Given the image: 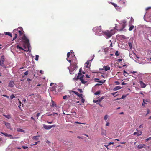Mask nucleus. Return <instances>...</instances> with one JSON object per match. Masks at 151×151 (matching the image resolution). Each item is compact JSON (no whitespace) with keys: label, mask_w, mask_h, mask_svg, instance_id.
<instances>
[{"label":"nucleus","mask_w":151,"mask_h":151,"mask_svg":"<svg viewBox=\"0 0 151 151\" xmlns=\"http://www.w3.org/2000/svg\"><path fill=\"white\" fill-rule=\"evenodd\" d=\"M22 38L23 40V47L25 49H23L22 47H20L19 45L17 46L16 48L17 49L23 50L27 52L29 51V48L30 47L29 40L27 38L24 34L23 35V36L22 37Z\"/></svg>","instance_id":"1"},{"label":"nucleus","mask_w":151,"mask_h":151,"mask_svg":"<svg viewBox=\"0 0 151 151\" xmlns=\"http://www.w3.org/2000/svg\"><path fill=\"white\" fill-rule=\"evenodd\" d=\"M115 27L114 29L110 30H106L103 32V35L105 36L106 38L108 39L111 37L115 33V29H116Z\"/></svg>","instance_id":"2"},{"label":"nucleus","mask_w":151,"mask_h":151,"mask_svg":"<svg viewBox=\"0 0 151 151\" xmlns=\"http://www.w3.org/2000/svg\"><path fill=\"white\" fill-rule=\"evenodd\" d=\"M82 68H81L79 69V72L78 73V76L77 77L76 80L79 79L81 81L82 83L85 84L87 82L85 81L84 80L83 78L84 77V75L82 74Z\"/></svg>","instance_id":"3"},{"label":"nucleus","mask_w":151,"mask_h":151,"mask_svg":"<svg viewBox=\"0 0 151 151\" xmlns=\"http://www.w3.org/2000/svg\"><path fill=\"white\" fill-rule=\"evenodd\" d=\"M93 30L95 32L96 34H100L101 32L103 33V32L101 29V27H94L93 29Z\"/></svg>","instance_id":"4"},{"label":"nucleus","mask_w":151,"mask_h":151,"mask_svg":"<svg viewBox=\"0 0 151 151\" xmlns=\"http://www.w3.org/2000/svg\"><path fill=\"white\" fill-rule=\"evenodd\" d=\"M13 32L14 33H16L17 34V33H19V36H22L23 34V31L19 30L18 29H14Z\"/></svg>","instance_id":"5"},{"label":"nucleus","mask_w":151,"mask_h":151,"mask_svg":"<svg viewBox=\"0 0 151 151\" xmlns=\"http://www.w3.org/2000/svg\"><path fill=\"white\" fill-rule=\"evenodd\" d=\"M1 133L3 134L4 135H5V136L8 137H10V139H17V137H12L13 136L10 135V134H7V133H3L2 132H1Z\"/></svg>","instance_id":"6"},{"label":"nucleus","mask_w":151,"mask_h":151,"mask_svg":"<svg viewBox=\"0 0 151 151\" xmlns=\"http://www.w3.org/2000/svg\"><path fill=\"white\" fill-rule=\"evenodd\" d=\"M55 125H44V127L45 129L47 130H49L52 127H55Z\"/></svg>","instance_id":"7"},{"label":"nucleus","mask_w":151,"mask_h":151,"mask_svg":"<svg viewBox=\"0 0 151 151\" xmlns=\"http://www.w3.org/2000/svg\"><path fill=\"white\" fill-rule=\"evenodd\" d=\"M139 83L141 86V87L142 88H145L146 86V84H145L143 82L141 81H139Z\"/></svg>","instance_id":"8"},{"label":"nucleus","mask_w":151,"mask_h":151,"mask_svg":"<svg viewBox=\"0 0 151 151\" xmlns=\"http://www.w3.org/2000/svg\"><path fill=\"white\" fill-rule=\"evenodd\" d=\"M146 146V145L145 144H140L138 146L137 148L138 149H140L143 148H145Z\"/></svg>","instance_id":"9"},{"label":"nucleus","mask_w":151,"mask_h":151,"mask_svg":"<svg viewBox=\"0 0 151 151\" xmlns=\"http://www.w3.org/2000/svg\"><path fill=\"white\" fill-rule=\"evenodd\" d=\"M14 82L13 81H10L8 86L10 87H13L14 86Z\"/></svg>","instance_id":"10"},{"label":"nucleus","mask_w":151,"mask_h":151,"mask_svg":"<svg viewBox=\"0 0 151 151\" xmlns=\"http://www.w3.org/2000/svg\"><path fill=\"white\" fill-rule=\"evenodd\" d=\"M103 69L105 71H106L109 70L110 69V67L108 66H103Z\"/></svg>","instance_id":"11"},{"label":"nucleus","mask_w":151,"mask_h":151,"mask_svg":"<svg viewBox=\"0 0 151 151\" xmlns=\"http://www.w3.org/2000/svg\"><path fill=\"white\" fill-rule=\"evenodd\" d=\"M4 61H0V65L5 68H7L6 66H5L4 64Z\"/></svg>","instance_id":"12"},{"label":"nucleus","mask_w":151,"mask_h":151,"mask_svg":"<svg viewBox=\"0 0 151 151\" xmlns=\"http://www.w3.org/2000/svg\"><path fill=\"white\" fill-rule=\"evenodd\" d=\"M142 134V131H140L139 132H135L133 133V135H137V136H139L141 135Z\"/></svg>","instance_id":"13"},{"label":"nucleus","mask_w":151,"mask_h":151,"mask_svg":"<svg viewBox=\"0 0 151 151\" xmlns=\"http://www.w3.org/2000/svg\"><path fill=\"white\" fill-rule=\"evenodd\" d=\"M52 103L50 104V106L52 107H56V105L55 103L52 100H51Z\"/></svg>","instance_id":"14"},{"label":"nucleus","mask_w":151,"mask_h":151,"mask_svg":"<svg viewBox=\"0 0 151 151\" xmlns=\"http://www.w3.org/2000/svg\"><path fill=\"white\" fill-rule=\"evenodd\" d=\"M40 113H37L36 114L35 113L34 114V116L35 117V118L36 119H38V117L40 116Z\"/></svg>","instance_id":"15"},{"label":"nucleus","mask_w":151,"mask_h":151,"mask_svg":"<svg viewBox=\"0 0 151 151\" xmlns=\"http://www.w3.org/2000/svg\"><path fill=\"white\" fill-rule=\"evenodd\" d=\"M126 25V24H123L122 25V28H121L120 29H117V30H118L119 31H121L122 30H123V29L124 28L125 26Z\"/></svg>","instance_id":"16"},{"label":"nucleus","mask_w":151,"mask_h":151,"mask_svg":"<svg viewBox=\"0 0 151 151\" xmlns=\"http://www.w3.org/2000/svg\"><path fill=\"white\" fill-rule=\"evenodd\" d=\"M3 115L5 117H6L8 119H11L12 118V117H11V116L10 115H6L5 114H3Z\"/></svg>","instance_id":"17"},{"label":"nucleus","mask_w":151,"mask_h":151,"mask_svg":"<svg viewBox=\"0 0 151 151\" xmlns=\"http://www.w3.org/2000/svg\"><path fill=\"white\" fill-rule=\"evenodd\" d=\"M5 125L8 128L10 129L11 130H12V129L10 127V123H5Z\"/></svg>","instance_id":"18"},{"label":"nucleus","mask_w":151,"mask_h":151,"mask_svg":"<svg viewBox=\"0 0 151 151\" xmlns=\"http://www.w3.org/2000/svg\"><path fill=\"white\" fill-rule=\"evenodd\" d=\"M121 88V86H116L114 88V90L115 91H116L119 89H120Z\"/></svg>","instance_id":"19"},{"label":"nucleus","mask_w":151,"mask_h":151,"mask_svg":"<svg viewBox=\"0 0 151 151\" xmlns=\"http://www.w3.org/2000/svg\"><path fill=\"white\" fill-rule=\"evenodd\" d=\"M39 137L40 136H34L33 137V139L35 140H37L39 139L38 137Z\"/></svg>","instance_id":"20"},{"label":"nucleus","mask_w":151,"mask_h":151,"mask_svg":"<svg viewBox=\"0 0 151 151\" xmlns=\"http://www.w3.org/2000/svg\"><path fill=\"white\" fill-rule=\"evenodd\" d=\"M70 52H68L67 54V60L69 61V62L70 63H71V60H68V58H69V57L70 55Z\"/></svg>","instance_id":"21"},{"label":"nucleus","mask_w":151,"mask_h":151,"mask_svg":"<svg viewBox=\"0 0 151 151\" xmlns=\"http://www.w3.org/2000/svg\"><path fill=\"white\" fill-rule=\"evenodd\" d=\"M5 60L4 56L2 55L1 57L0 61L4 62Z\"/></svg>","instance_id":"22"},{"label":"nucleus","mask_w":151,"mask_h":151,"mask_svg":"<svg viewBox=\"0 0 151 151\" xmlns=\"http://www.w3.org/2000/svg\"><path fill=\"white\" fill-rule=\"evenodd\" d=\"M70 93L71 92H73L74 93H75V94H76V95L78 96V95H79V93H78V92H76L75 91H69Z\"/></svg>","instance_id":"23"},{"label":"nucleus","mask_w":151,"mask_h":151,"mask_svg":"<svg viewBox=\"0 0 151 151\" xmlns=\"http://www.w3.org/2000/svg\"><path fill=\"white\" fill-rule=\"evenodd\" d=\"M32 97H39V95L38 94H32L31 95Z\"/></svg>","instance_id":"24"},{"label":"nucleus","mask_w":151,"mask_h":151,"mask_svg":"<svg viewBox=\"0 0 151 151\" xmlns=\"http://www.w3.org/2000/svg\"><path fill=\"white\" fill-rule=\"evenodd\" d=\"M99 79L98 78H95V82H99L101 83H103V82H102L101 81H99Z\"/></svg>","instance_id":"25"},{"label":"nucleus","mask_w":151,"mask_h":151,"mask_svg":"<svg viewBox=\"0 0 151 151\" xmlns=\"http://www.w3.org/2000/svg\"><path fill=\"white\" fill-rule=\"evenodd\" d=\"M110 3L115 8L118 7L117 5L113 2H110Z\"/></svg>","instance_id":"26"},{"label":"nucleus","mask_w":151,"mask_h":151,"mask_svg":"<svg viewBox=\"0 0 151 151\" xmlns=\"http://www.w3.org/2000/svg\"><path fill=\"white\" fill-rule=\"evenodd\" d=\"M93 102L94 103H100V100H99V99L97 100H93Z\"/></svg>","instance_id":"27"},{"label":"nucleus","mask_w":151,"mask_h":151,"mask_svg":"<svg viewBox=\"0 0 151 151\" xmlns=\"http://www.w3.org/2000/svg\"><path fill=\"white\" fill-rule=\"evenodd\" d=\"M101 134L103 135H106V131L104 130H102V131Z\"/></svg>","instance_id":"28"},{"label":"nucleus","mask_w":151,"mask_h":151,"mask_svg":"<svg viewBox=\"0 0 151 151\" xmlns=\"http://www.w3.org/2000/svg\"><path fill=\"white\" fill-rule=\"evenodd\" d=\"M17 131L18 132H24V130L22 129H20L19 128H18L17 129Z\"/></svg>","instance_id":"29"},{"label":"nucleus","mask_w":151,"mask_h":151,"mask_svg":"<svg viewBox=\"0 0 151 151\" xmlns=\"http://www.w3.org/2000/svg\"><path fill=\"white\" fill-rule=\"evenodd\" d=\"M134 28V26L133 25L131 26L129 28V31H132Z\"/></svg>","instance_id":"30"},{"label":"nucleus","mask_w":151,"mask_h":151,"mask_svg":"<svg viewBox=\"0 0 151 151\" xmlns=\"http://www.w3.org/2000/svg\"><path fill=\"white\" fill-rule=\"evenodd\" d=\"M15 36L14 37L12 40H14L16 39L17 37V34L16 33H14Z\"/></svg>","instance_id":"31"},{"label":"nucleus","mask_w":151,"mask_h":151,"mask_svg":"<svg viewBox=\"0 0 151 151\" xmlns=\"http://www.w3.org/2000/svg\"><path fill=\"white\" fill-rule=\"evenodd\" d=\"M6 35H9V36H10L11 37H12V34H11L9 32H6L5 33Z\"/></svg>","instance_id":"32"},{"label":"nucleus","mask_w":151,"mask_h":151,"mask_svg":"<svg viewBox=\"0 0 151 151\" xmlns=\"http://www.w3.org/2000/svg\"><path fill=\"white\" fill-rule=\"evenodd\" d=\"M108 117H109L108 115H105V116L104 117V119L105 120H106L107 119Z\"/></svg>","instance_id":"33"},{"label":"nucleus","mask_w":151,"mask_h":151,"mask_svg":"<svg viewBox=\"0 0 151 151\" xmlns=\"http://www.w3.org/2000/svg\"><path fill=\"white\" fill-rule=\"evenodd\" d=\"M100 91H96V92L94 94L95 95H97L100 94Z\"/></svg>","instance_id":"34"},{"label":"nucleus","mask_w":151,"mask_h":151,"mask_svg":"<svg viewBox=\"0 0 151 151\" xmlns=\"http://www.w3.org/2000/svg\"><path fill=\"white\" fill-rule=\"evenodd\" d=\"M121 22L123 24H126L127 22L125 20H123L121 21Z\"/></svg>","instance_id":"35"},{"label":"nucleus","mask_w":151,"mask_h":151,"mask_svg":"<svg viewBox=\"0 0 151 151\" xmlns=\"http://www.w3.org/2000/svg\"><path fill=\"white\" fill-rule=\"evenodd\" d=\"M15 97V96L14 95V94H12L10 96V98L11 99H12L13 98H14Z\"/></svg>","instance_id":"36"},{"label":"nucleus","mask_w":151,"mask_h":151,"mask_svg":"<svg viewBox=\"0 0 151 151\" xmlns=\"http://www.w3.org/2000/svg\"><path fill=\"white\" fill-rule=\"evenodd\" d=\"M89 62L88 61L87 62H86L85 63V66H86V68H88V65H89Z\"/></svg>","instance_id":"37"},{"label":"nucleus","mask_w":151,"mask_h":151,"mask_svg":"<svg viewBox=\"0 0 151 151\" xmlns=\"http://www.w3.org/2000/svg\"><path fill=\"white\" fill-rule=\"evenodd\" d=\"M36 57L35 58V60L36 61H37L38 60L39 56L38 55H36Z\"/></svg>","instance_id":"38"},{"label":"nucleus","mask_w":151,"mask_h":151,"mask_svg":"<svg viewBox=\"0 0 151 151\" xmlns=\"http://www.w3.org/2000/svg\"><path fill=\"white\" fill-rule=\"evenodd\" d=\"M70 97V96H67V95H65L64 96H63V99H65L67 97Z\"/></svg>","instance_id":"39"},{"label":"nucleus","mask_w":151,"mask_h":151,"mask_svg":"<svg viewBox=\"0 0 151 151\" xmlns=\"http://www.w3.org/2000/svg\"><path fill=\"white\" fill-rule=\"evenodd\" d=\"M115 54L116 56H118L119 55V52L118 51H116Z\"/></svg>","instance_id":"40"},{"label":"nucleus","mask_w":151,"mask_h":151,"mask_svg":"<svg viewBox=\"0 0 151 151\" xmlns=\"http://www.w3.org/2000/svg\"><path fill=\"white\" fill-rule=\"evenodd\" d=\"M22 104V105H23V104H22L21 102L20 101H19V106L18 107H19V109H20V106H21V105Z\"/></svg>","instance_id":"41"},{"label":"nucleus","mask_w":151,"mask_h":151,"mask_svg":"<svg viewBox=\"0 0 151 151\" xmlns=\"http://www.w3.org/2000/svg\"><path fill=\"white\" fill-rule=\"evenodd\" d=\"M151 111L149 109H148L147 111V113L146 114V115H148L150 112Z\"/></svg>","instance_id":"42"},{"label":"nucleus","mask_w":151,"mask_h":151,"mask_svg":"<svg viewBox=\"0 0 151 151\" xmlns=\"http://www.w3.org/2000/svg\"><path fill=\"white\" fill-rule=\"evenodd\" d=\"M150 139H151V137L146 139H145V141L147 142Z\"/></svg>","instance_id":"43"},{"label":"nucleus","mask_w":151,"mask_h":151,"mask_svg":"<svg viewBox=\"0 0 151 151\" xmlns=\"http://www.w3.org/2000/svg\"><path fill=\"white\" fill-rule=\"evenodd\" d=\"M119 1L122 2L124 4L125 3V1L124 0H119Z\"/></svg>","instance_id":"44"},{"label":"nucleus","mask_w":151,"mask_h":151,"mask_svg":"<svg viewBox=\"0 0 151 151\" xmlns=\"http://www.w3.org/2000/svg\"><path fill=\"white\" fill-rule=\"evenodd\" d=\"M85 99L83 98H82L81 100V102L83 103H84L85 102Z\"/></svg>","instance_id":"45"},{"label":"nucleus","mask_w":151,"mask_h":151,"mask_svg":"<svg viewBox=\"0 0 151 151\" xmlns=\"http://www.w3.org/2000/svg\"><path fill=\"white\" fill-rule=\"evenodd\" d=\"M143 102L142 104V106H144V104H147L146 103H145V100L144 99H143Z\"/></svg>","instance_id":"46"},{"label":"nucleus","mask_w":151,"mask_h":151,"mask_svg":"<svg viewBox=\"0 0 151 151\" xmlns=\"http://www.w3.org/2000/svg\"><path fill=\"white\" fill-rule=\"evenodd\" d=\"M46 142L49 145H50V142L48 141V140H46Z\"/></svg>","instance_id":"47"},{"label":"nucleus","mask_w":151,"mask_h":151,"mask_svg":"<svg viewBox=\"0 0 151 151\" xmlns=\"http://www.w3.org/2000/svg\"><path fill=\"white\" fill-rule=\"evenodd\" d=\"M78 90L79 91V92L81 93H82L83 92V91L81 89H78Z\"/></svg>","instance_id":"48"},{"label":"nucleus","mask_w":151,"mask_h":151,"mask_svg":"<svg viewBox=\"0 0 151 151\" xmlns=\"http://www.w3.org/2000/svg\"><path fill=\"white\" fill-rule=\"evenodd\" d=\"M24 74L25 75H27L28 74V71H26L24 73Z\"/></svg>","instance_id":"49"},{"label":"nucleus","mask_w":151,"mask_h":151,"mask_svg":"<svg viewBox=\"0 0 151 151\" xmlns=\"http://www.w3.org/2000/svg\"><path fill=\"white\" fill-rule=\"evenodd\" d=\"M82 96H83V95H82V94H79V95H78V97H80V98H83Z\"/></svg>","instance_id":"50"},{"label":"nucleus","mask_w":151,"mask_h":151,"mask_svg":"<svg viewBox=\"0 0 151 151\" xmlns=\"http://www.w3.org/2000/svg\"><path fill=\"white\" fill-rule=\"evenodd\" d=\"M22 147L24 149H26L28 148V147L24 146H22Z\"/></svg>","instance_id":"51"},{"label":"nucleus","mask_w":151,"mask_h":151,"mask_svg":"<svg viewBox=\"0 0 151 151\" xmlns=\"http://www.w3.org/2000/svg\"><path fill=\"white\" fill-rule=\"evenodd\" d=\"M104 99V97L102 96L101 97L100 99H99V100H100V102H101V101L103 100Z\"/></svg>","instance_id":"52"},{"label":"nucleus","mask_w":151,"mask_h":151,"mask_svg":"<svg viewBox=\"0 0 151 151\" xmlns=\"http://www.w3.org/2000/svg\"><path fill=\"white\" fill-rule=\"evenodd\" d=\"M63 86H60V88L59 89V91H60L61 90H62L63 89Z\"/></svg>","instance_id":"53"},{"label":"nucleus","mask_w":151,"mask_h":151,"mask_svg":"<svg viewBox=\"0 0 151 151\" xmlns=\"http://www.w3.org/2000/svg\"><path fill=\"white\" fill-rule=\"evenodd\" d=\"M127 73L126 72L125 70H124V76H125V74H127Z\"/></svg>","instance_id":"54"},{"label":"nucleus","mask_w":151,"mask_h":151,"mask_svg":"<svg viewBox=\"0 0 151 151\" xmlns=\"http://www.w3.org/2000/svg\"><path fill=\"white\" fill-rule=\"evenodd\" d=\"M115 83H116V85H119L120 84L119 82L117 81H115Z\"/></svg>","instance_id":"55"},{"label":"nucleus","mask_w":151,"mask_h":151,"mask_svg":"<svg viewBox=\"0 0 151 151\" xmlns=\"http://www.w3.org/2000/svg\"><path fill=\"white\" fill-rule=\"evenodd\" d=\"M130 73L132 74H134V73H137V72L135 71H133L131 72Z\"/></svg>","instance_id":"56"},{"label":"nucleus","mask_w":151,"mask_h":151,"mask_svg":"<svg viewBox=\"0 0 151 151\" xmlns=\"http://www.w3.org/2000/svg\"><path fill=\"white\" fill-rule=\"evenodd\" d=\"M3 96H4V97H7L8 98H9V96H8L6 95H3Z\"/></svg>","instance_id":"57"},{"label":"nucleus","mask_w":151,"mask_h":151,"mask_svg":"<svg viewBox=\"0 0 151 151\" xmlns=\"http://www.w3.org/2000/svg\"><path fill=\"white\" fill-rule=\"evenodd\" d=\"M27 81L29 82V83H30V81H32L29 78H28L27 79Z\"/></svg>","instance_id":"58"},{"label":"nucleus","mask_w":151,"mask_h":151,"mask_svg":"<svg viewBox=\"0 0 151 151\" xmlns=\"http://www.w3.org/2000/svg\"><path fill=\"white\" fill-rule=\"evenodd\" d=\"M126 96L124 95H123L122 96V99L124 98H125L126 97Z\"/></svg>","instance_id":"59"},{"label":"nucleus","mask_w":151,"mask_h":151,"mask_svg":"<svg viewBox=\"0 0 151 151\" xmlns=\"http://www.w3.org/2000/svg\"><path fill=\"white\" fill-rule=\"evenodd\" d=\"M117 61L118 62H121V61H122V60L121 59H118Z\"/></svg>","instance_id":"60"},{"label":"nucleus","mask_w":151,"mask_h":151,"mask_svg":"<svg viewBox=\"0 0 151 151\" xmlns=\"http://www.w3.org/2000/svg\"><path fill=\"white\" fill-rule=\"evenodd\" d=\"M31 118V119H32L33 120H34L36 122H37V121H36L35 120V119H36L35 118H33V117H32Z\"/></svg>","instance_id":"61"},{"label":"nucleus","mask_w":151,"mask_h":151,"mask_svg":"<svg viewBox=\"0 0 151 151\" xmlns=\"http://www.w3.org/2000/svg\"><path fill=\"white\" fill-rule=\"evenodd\" d=\"M126 84H127V83H124V82H122V85H126Z\"/></svg>","instance_id":"62"},{"label":"nucleus","mask_w":151,"mask_h":151,"mask_svg":"<svg viewBox=\"0 0 151 151\" xmlns=\"http://www.w3.org/2000/svg\"><path fill=\"white\" fill-rule=\"evenodd\" d=\"M150 8H151V7H147V8H146V10H148L149 9H150Z\"/></svg>","instance_id":"63"},{"label":"nucleus","mask_w":151,"mask_h":151,"mask_svg":"<svg viewBox=\"0 0 151 151\" xmlns=\"http://www.w3.org/2000/svg\"><path fill=\"white\" fill-rule=\"evenodd\" d=\"M40 73L41 74H43V71H42V70H40Z\"/></svg>","instance_id":"64"}]
</instances>
